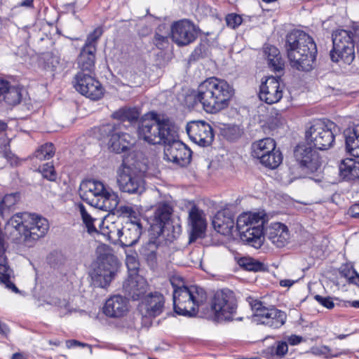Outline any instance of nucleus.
<instances>
[{
	"mask_svg": "<svg viewBox=\"0 0 359 359\" xmlns=\"http://www.w3.org/2000/svg\"><path fill=\"white\" fill-rule=\"evenodd\" d=\"M214 229L224 236H231L234 230V219L228 210H221L214 216L212 221Z\"/></svg>",
	"mask_w": 359,
	"mask_h": 359,
	"instance_id": "26",
	"label": "nucleus"
},
{
	"mask_svg": "<svg viewBox=\"0 0 359 359\" xmlns=\"http://www.w3.org/2000/svg\"><path fill=\"white\" fill-rule=\"evenodd\" d=\"M139 311L144 319L151 320L159 316L165 309V299L159 292L145 295L138 306Z\"/></svg>",
	"mask_w": 359,
	"mask_h": 359,
	"instance_id": "17",
	"label": "nucleus"
},
{
	"mask_svg": "<svg viewBox=\"0 0 359 359\" xmlns=\"http://www.w3.org/2000/svg\"><path fill=\"white\" fill-rule=\"evenodd\" d=\"M19 200L20 194L18 193H12L5 195L0 203V215L2 217L7 216L10 209L14 206Z\"/></svg>",
	"mask_w": 359,
	"mask_h": 359,
	"instance_id": "36",
	"label": "nucleus"
},
{
	"mask_svg": "<svg viewBox=\"0 0 359 359\" xmlns=\"http://www.w3.org/2000/svg\"><path fill=\"white\" fill-rule=\"evenodd\" d=\"M3 98L8 104L16 105L21 101V92L18 88L11 87L8 83V90L5 92Z\"/></svg>",
	"mask_w": 359,
	"mask_h": 359,
	"instance_id": "40",
	"label": "nucleus"
},
{
	"mask_svg": "<svg viewBox=\"0 0 359 359\" xmlns=\"http://www.w3.org/2000/svg\"><path fill=\"white\" fill-rule=\"evenodd\" d=\"M8 81L0 79V97H4L5 92L8 90Z\"/></svg>",
	"mask_w": 359,
	"mask_h": 359,
	"instance_id": "57",
	"label": "nucleus"
},
{
	"mask_svg": "<svg viewBox=\"0 0 359 359\" xmlns=\"http://www.w3.org/2000/svg\"><path fill=\"white\" fill-rule=\"evenodd\" d=\"M172 41L180 46H186L197 37V30L193 23L187 20L175 22L171 28Z\"/></svg>",
	"mask_w": 359,
	"mask_h": 359,
	"instance_id": "19",
	"label": "nucleus"
},
{
	"mask_svg": "<svg viewBox=\"0 0 359 359\" xmlns=\"http://www.w3.org/2000/svg\"><path fill=\"white\" fill-rule=\"evenodd\" d=\"M302 341V337L297 335H291L287 338V342L292 346L300 344Z\"/></svg>",
	"mask_w": 359,
	"mask_h": 359,
	"instance_id": "54",
	"label": "nucleus"
},
{
	"mask_svg": "<svg viewBox=\"0 0 359 359\" xmlns=\"http://www.w3.org/2000/svg\"><path fill=\"white\" fill-rule=\"evenodd\" d=\"M287 351V344L285 341H279L276 344V346L267 348L264 351V354L268 359H275L276 357H283Z\"/></svg>",
	"mask_w": 359,
	"mask_h": 359,
	"instance_id": "37",
	"label": "nucleus"
},
{
	"mask_svg": "<svg viewBox=\"0 0 359 359\" xmlns=\"http://www.w3.org/2000/svg\"><path fill=\"white\" fill-rule=\"evenodd\" d=\"M350 305L354 308H359V300L351 302Z\"/></svg>",
	"mask_w": 359,
	"mask_h": 359,
	"instance_id": "63",
	"label": "nucleus"
},
{
	"mask_svg": "<svg viewBox=\"0 0 359 359\" xmlns=\"http://www.w3.org/2000/svg\"><path fill=\"white\" fill-rule=\"evenodd\" d=\"M353 33L345 29H337L332 33L333 48L330 51L332 62L350 65L355 59Z\"/></svg>",
	"mask_w": 359,
	"mask_h": 359,
	"instance_id": "10",
	"label": "nucleus"
},
{
	"mask_svg": "<svg viewBox=\"0 0 359 359\" xmlns=\"http://www.w3.org/2000/svg\"><path fill=\"white\" fill-rule=\"evenodd\" d=\"M254 310L253 320L259 324L277 329L285 324L287 315L274 306H265L262 302H258L252 306Z\"/></svg>",
	"mask_w": 359,
	"mask_h": 359,
	"instance_id": "14",
	"label": "nucleus"
},
{
	"mask_svg": "<svg viewBox=\"0 0 359 359\" xmlns=\"http://www.w3.org/2000/svg\"><path fill=\"white\" fill-rule=\"evenodd\" d=\"M121 214L128 217L126 220H136L140 222V214L137 212L132 207L128 205H122L120 207Z\"/></svg>",
	"mask_w": 359,
	"mask_h": 359,
	"instance_id": "46",
	"label": "nucleus"
},
{
	"mask_svg": "<svg viewBox=\"0 0 359 359\" xmlns=\"http://www.w3.org/2000/svg\"><path fill=\"white\" fill-rule=\"evenodd\" d=\"M140 113L135 108H121L112 114V117L118 121L116 123L122 124V128L126 127L124 122L131 124L138 119Z\"/></svg>",
	"mask_w": 359,
	"mask_h": 359,
	"instance_id": "34",
	"label": "nucleus"
},
{
	"mask_svg": "<svg viewBox=\"0 0 359 359\" xmlns=\"http://www.w3.org/2000/svg\"><path fill=\"white\" fill-rule=\"evenodd\" d=\"M344 137L347 151L353 156L359 158V126L346 129Z\"/></svg>",
	"mask_w": 359,
	"mask_h": 359,
	"instance_id": "29",
	"label": "nucleus"
},
{
	"mask_svg": "<svg viewBox=\"0 0 359 359\" xmlns=\"http://www.w3.org/2000/svg\"><path fill=\"white\" fill-rule=\"evenodd\" d=\"M97 252V264L90 273V276L95 286L105 288L109 285L116 275L118 261L112 250L107 245L99 247Z\"/></svg>",
	"mask_w": 359,
	"mask_h": 359,
	"instance_id": "8",
	"label": "nucleus"
},
{
	"mask_svg": "<svg viewBox=\"0 0 359 359\" xmlns=\"http://www.w3.org/2000/svg\"><path fill=\"white\" fill-rule=\"evenodd\" d=\"M102 137L109 138L108 146L113 151L120 154L132 148L135 137L123 131L121 123H107L100 128Z\"/></svg>",
	"mask_w": 359,
	"mask_h": 359,
	"instance_id": "11",
	"label": "nucleus"
},
{
	"mask_svg": "<svg viewBox=\"0 0 359 359\" xmlns=\"http://www.w3.org/2000/svg\"><path fill=\"white\" fill-rule=\"evenodd\" d=\"M153 41L158 48L163 49L168 43V38L166 36L156 34Z\"/></svg>",
	"mask_w": 359,
	"mask_h": 359,
	"instance_id": "51",
	"label": "nucleus"
},
{
	"mask_svg": "<svg viewBox=\"0 0 359 359\" xmlns=\"http://www.w3.org/2000/svg\"><path fill=\"white\" fill-rule=\"evenodd\" d=\"M12 359H25V358L21 353H17L13 355Z\"/></svg>",
	"mask_w": 359,
	"mask_h": 359,
	"instance_id": "62",
	"label": "nucleus"
},
{
	"mask_svg": "<svg viewBox=\"0 0 359 359\" xmlns=\"http://www.w3.org/2000/svg\"><path fill=\"white\" fill-rule=\"evenodd\" d=\"M349 212L353 217H359V204L353 205L349 210Z\"/></svg>",
	"mask_w": 359,
	"mask_h": 359,
	"instance_id": "55",
	"label": "nucleus"
},
{
	"mask_svg": "<svg viewBox=\"0 0 359 359\" xmlns=\"http://www.w3.org/2000/svg\"><path fill=\"white\" fill-rule=\"evenodd\" d=\"M55 154L54 146L52 143H46L39 147L34 156L39 160L43 161L52 158Z\"/></svg>",
	"mask_w": 359,
	"mask_h": 359,
	"instance_id": "41",
	"label": "nucleus"
},
{
	"mask_svg": "<svg viewBox=\"0 0 359 359\" xmlns=\"http://www.w3.org/2000/svg\"><path fill=\"white\" fill-rule=\"evenodd\" d=\"M314 298L320 304L328 309H332L334 306V304L330 297H324L317 294L314 297Z\"/></svg>",
	"mask_w": 359,
	"mask_h": 359,
	"instance_id": "48",
	"label": "nucleus"
},
{
	"mask_svg": "<svg viewBox=\"0 0 359 359\" xmlns=\"http://www.w3.org/2000/svg\"><path fill=\"white\" fill-rule=\"evenodd\" d=\"M58 64L59 59L56 56H51L47 62L48 67L50 68L51 71H55Z\"/></svg>",
	"mask_w": 359,
	"mask_h": 359,
	"instance_id": "53",
	"label": "nucleus"
},
{
	"mask_svg": "<svg viewBox=\"0 0 359 359\" xmlns=\"http://www.w3.org/2000/svg\"><path fill=\"white\" fill-rule=\"evenodd\" d=\"M116 235L123 246H132L137 243L142 233L140 222L126 220L121 229H117Z\"/></svg>",
	"mask_w": 359,
	"mask_h": 359,
	"instance_id": "20",
	"label": "nucleus"
},
{
	"mask_svg": "<svg viewBox=\"0 0 359 359\" xmlns=\"http://www.w3.org/2000/svg\"><path fill=\"white\" fill-rule=\"evenodd\" d=\"M160 250L161 246L158 245V241L156 239L154 241L150 240L142 247L140 253L148 264L154 267L156 264Z\"/></svg>",
	"mask_w": 359,
	"mask_h": 359,
	"instance_id": "31",
	"label": "nucleus"
},
{
	"mask_svg": "<svg viewBox=\"0 0 359 359\" xmlns=\"http://www.w3.org/2000/svg\"><path fill=\"white\" fill-rule=\"evenodd\" d=\"M33 0H25L21 2V6L29 7L32 5Z\"/></svg>",
	"mask_w": 359,
	"mask_h": 359,
	"instance_id": "61",
	"label": "nucleus"
},
{
	"mask_svg": "<svg viewBox=\"0 0 359 359\" xmlns=\"http://www.w3.org/2000/svg\"><path fill=\"white\" fill-rule=\"evenodd\" d=\"M339 272L341 276L348 279L351 283L353 282L352 280L354 278L355 275L357 276V277L358 276L356 271L348 266H342Z\"/></svg>",
	"mask_w": 359,
	"mask_h": 359,
	"instance_id": "50",
	"label": "nucleus"
},
{
	"mask_svg": "<svg viewBox=\"0 0 359 359\" xmlns=\"http://www.w3.org/2000/svg\"><path fill=\"white\" fill-rule=\"evenodd\" d=\"M248 217V221H246V225H243V230L248 229L253 231L254 229L259 228L264 230V219L257 213H243L239 217Z\"/></svg>",
	"mask_w": 359,
	"mask_h": 359,
	"instance_id": "39",
	"label": "nucleus"
},
{
	"mask_svg": "<svg viewBox=\"0 0 359 359\" xmlns=\"http://www.w3.org/2000/svg\"><path fill=\"white\" fill-rule=\"evenodd\" d=\"M173 306L175 311L182 316H195L198 309L206 299L204 290L196 285L187 287L181 278L172 277Z\"/></svg>",
	"mask_w": 359,
	"mask_h": 359,
	"instance_id": "5",
	"label": "nucleus"
},
{
	"mask_svg": "<svg viewBox=\"0 0 359 359\" xmlns=\"http://www.w3.org/2000/svg\"><path fill=\"white\" fill-rule=\"evenodd\" d=\"M341 176L346 180L359 179V162L353 159L344 160L339 167Z\"/></svg>",
	"mask_w": 359,
	"mask_h": 359,
	"instance_id": "33",
	"label": "nucleus"
},
{
	"mask_svg": "<svg viewBox=\"0 0 359 359\" xmlns=\"http://www.w3.org/2000/svg\"><path fill=\"white\" fill-rule=\"evenodd\" d=\"M260 163L264 166L271 169L276 168L282 162L283 157L279 150H276L269 152L266 155L261 156L259 158Z\"/></svg>",
	"mask_w": 359,
	"mask_h": 359,
	"instance_id": "35",
	"label": "nucleus"
},
{
	"mask_svg": "<svg viewBox=\"0 0 359 359\" xmlns=\"http://www.w3.org/2000/svg\"><path fill=\"white\" fill-rule=\"evenodd\" d=\"M5 229L15 239L28 243L44 236L49 229V224L45 217L40 215L18 212L8 220Z\"/></svg>",
	"mask_w": 359,
	"mask_h": 359,
	"instance_id": "4",
	"label": "nucleus"
},
{
	"mask_svg": "<svg viewBox=\"0 0 359 359\" xmlns=\"http://www.w3.org/2000/svg\"><path fill=\"white\" fill-rule=\"evenodd\" d=\"M294 281L289 279L281 280L280 285L282 287H290L294 284Z\"/></svg>",
	"mask_w": 359,
	"mask_h": 359,
	"instance_id": "59",
	"label": "nucleus"
},
{
	"mask_svg": "<svg viewBox=\"0 0 359 359\" xmlns=\"http://www.w3.org/2000/svg\"><path fill=\"white\" fill-rule=\"evenodd\" d=\"M5 249L1 248L0 253V283L3 284L6 288L11 290L15 293H20L19 290L15 285L11 281L13 271L7 264V259L4 255Z\"/></svg>",
	"mask_w": 359,
	"mask_h": 359,
	"instance_id": "28",
	"label": "nucleus"
},
{
	"mask_svg": "<svg viewBox=\"0 0 359 359\" xmlns=\"http://www.w3.org/2000/svg\"><path fill=\"white\" fill-rule=\"evenodd\" d=\"M348 334H339L337 336V338L339 339H345Z\"/></svg>",
	"mask_w": 359,
	"mask_h": 359,
	"instance_id": "64",
	"label": "nucleus"
},
{
	"mask_svg": "<svg viewBox=\"0 0 359 359\" xmlns=\"http://www.w3.org/2000/svg\"><path fill=\"white\" fill-rule=\"evenodd\" d=\"M172 209L166 203L158 204L154 214L153 223L151 225L152 231L156 232L158 237L164 236L165 231H169L171 227L170 224Z\"/></svg>",
	"mask_w": 359,
	"mask_h": 359,
	"instance_id": "22",
	"label": "nucleus"
},
{
	"mask_svg": "<svg viewBox=\"0 0 359 359\" xmlns=\"http://www.w3.org/2000/svg\"><path fill=\"white\" fill-rule=\"evenodd\" d=\"M276 149V142L271 137H266L256 141L252 144V155L256 158H260L261 156L266 155Z\"/></svg>",
	"mask_w": 359,
	"mask_h": 359,
	"instance_id": "32",
	"label": "nucleus"
},
{
	"mask_svg": "<svg viewBox=\"0 0 359 359\" xmlns=\"http://www.w3.org/2000/svg\"><path fill=\"white\" fill-rule=\"evenodd\" d=\"M140 139L151 144H164V159L180 166L189 164L191 151L183 142L177 140L175 126L167 118L152 113L151 119L140 123L137 129Z\"/></svg>",
	"mask_w": 359,
	"mask_h": 359,
	"instance_id": "1",
	"label": "nucleus"
},
{
	"mask_svg": "<svg viewBox=\"0 0 359 359\" xmlns=\"http://www.w3.org/2000/svg\"><path fill=\"white\" fill-rule=\"evenodd\" d=\"M285 48L292 68L305 72L312 69L317 48L308 34L301 30L291 32L286 36Z\"/></svg>",
	"mask_w": 359,
	"mask_h": 359,
	"instance_id": "3",
	"label": "nucleus"
},
{
	"mask_svg": "<svg viewBox=\"0 0 359 359\" xmlns=\"http://www.w3.org/2000/svg\"><path fill=\"white\" fill-rule=\"evenodd\" d=\"M233 94L234 90L227 81L212 76L199 84L195 100L206 112L215 114L228 107Z\"/></svg>",
	"mask_w": 359,
	"mask_h": 359,
	"instance_id": "2",
	"label": "nucleus"
},
{
	"mask_svg": "<svg viewBox=\"0 0 359 359\" xmlns=\"http://www.w3.org/2000/svg\"><path fill=\"white\" fill-rule=\"evenodd\" d=\"M91 74L78 72L74 76V86L81 95L93 100H97L103 95V88Z\"/></svg>",
	"mask_w": 359,
	"mask_h": 359,
	"instance_id": "16",
	"label": "nucleus"
},
{
	"mask_svg": "<svg viewBox=\"0 0 359 359\" xmlns=\"http://www.w3.org/2000/svg\"><path fill=\"white\" fill-rule=\"evenodd\" d=\"M294 158L296 165L302 170L313 172L320 166V161L318 153L306 144H298L294 149ZM292 170H295V168H290Z\"/></svg>",
	"mask_w": 359,
	"mask_h": 359,
	"instance_id": "15",
	"label": "nucleus"
},
{
	"mask_svg": "<svg viewBox=\"0 0 359 359\" xmlns=\"http://www.w3.org/2000/svg\"><path fill=\"white\" fill-rule=\"evenodd\" d=\"M242 18L236 13H231L226 15V22L228 27L235 29L242 23Z\"/></svg>",
	"mask_w": 359,
	"mask_h": 359,
	"instance_id": "47",
	"label": "nucleus"
},
{
	"mask_svg": "<svg viewBox=\"0 0 359 359\" xmlns=\"http://www.w3.org/2000/svg\"><path fill=\"white\" fill-rule=\"evenodd\" d=\"M211 309L217 321L233 320L237 309L233 292L224 290L217 291L212 300Z\"/></svg>",
	"mask_w": 359,
	"mask_h": 359,
	"instance_id": "13",
	"label": "nucleus"
},
{
	"mask_svg": "<svg viewBox=\"0 0 359 359\" xmlns=\"http://www.w3.org/2000/svg\"><path fill=\"white\" fill-rule=\"evenodd\" d=\"M0 333L7 337L10 333V329L7 325L0 322Z\"/></svg>",
	"mask_w": 359,
	"mask_h": 359,
	"instance_id": "58",
	"label": "nucleus"
},
{
	"mask_svg": "<svg viewBox=\"0 0 359 359\" xmlns=\"http://www.w3.org/2000/svg\"><path fill=\"white\" fill-rule=\"evenodd\" d=\"M189 222L191 226V236L201 237L206 229V222L202 210L194 206L189 212Z\"/></svg>",
	"mask_w": 359,
	"mask_h": 359,
	"instance_id": "27",
	"label": "nucleus"
},
{
	"mask_svg": "<svg viewBox=\"0 0 359 359\" xmlns=\"http://www.w3.org/2000/svg\"><path fill=\"white\" fill-rule=\"evenodd\" d=\"M248 217H238L236 221V231H238L240 234L241 240L245 243L254 247L255 248H259L265 238L264 235V230L256 228L253 231H248V229L243 230V225H246V221H248Z\"/></svg>",
	"mask_w": 359,
	"mask_h": 359,
	"instance_id": "21",
	"label": "nucleus"
},
{
	"mask_svg": "<svg viewBox=\"0 0 359 359\" xmlns=\"http://www.w3.org/2000/svg\"><path fill=\"white\" fill-rule=\"evenodd\" d=\"M265 237L277 248H283L289 243L290 234L285 224L274 222L266 229Z\"/></svg>",
	"mask_w": 359,
	"mask_h": 359,
	"instance_id": "23",
	"label": "nucleus"
},
{
	"mask_svg": "<svg viewBox=\"0 0 359 359\" xmlns=\"http://www.w3.org/2000/svg\"><path fill=\"white\" fill-rule=\"evenodd\" d=\"M264 52L271 69L280 73L277 78L274 76L269 77L260 86L259 99L267 104H271L279 102L283 97V88L280 86L279 79L284 71L285 62L279 50L273 46L266 45L264 48Z\"/></svg>",
	"mask_w": 359,
	"mask_h": 359,
	"instance_id": "6",
	"label": "nucleus"
},
{
	"mask_svg": "<svg viewBox=\"0 0 359 359\" xmlns=\"http://www.w3.org/2000/svg\"><path fill=\"white\" fill-rule=\"evenodd\" d=\"M7 123L3 121L0 120V134L4 131H6L7 128Z\"/></svg>",
	"mask_w": 359,
	"mask_h": 359,
	"instance_id": "60",
	"label": "nucleus"
},
{
	"mask_svg": "<svg viewBox=\"0 0 359 359\" xmlns=\"http://www.w3.org/2000/svg\"><path fill=\"white\" fill-rule=\"evenodd\" d=\"M66 344H67V346L68 348H72L73 346H87L90 349V354L93 353V350H92V346L89 344H83V343H81L79 341H76V340H68L66 341Z\"/></svg>",
	"mask_w": 359,
	"mask_h": 359,
	"instance_id": "52",
	"label": "nucleus"
},
{
	"mask_svg": "<svg viewBox=\"0 0 359 359\" xmlns=\"http://www.w3.org/2000/svg\"><path fill=\"white\" fill-rule=\"evenodd\" d=\"M126 262L128 270L133 272L134 273L133 275H137L136 272L140 265L137 259L134 256L128 255Z\"/></svg>",
	"mask_w": 359,
	"mask_h": 359,
	"instance_id": "49",
	"label": "nucleus"
},
{
	"mask_svg": "<svg viewBox=\"0 0 359 359\" xmlns=\"http://www.w3.org/2000/svg\"><path fill=\"white\" fill-rule=\"evenodd\" d=\"M95 49L83 48L78 57L79 72L92 73L95 69Z\"/></svg>",
	"mask_w": 359,
	"mask_h": 359,
	"instance_id": "30",
	"label": "nucleus"
},
{
	"mask_svg": "<svg viewBox=\"0 0 359 359\" xmlns=\"http://www.w3.org/2000/svg\"><path fill=\"white\" fill-rule=\"evenodd\" d=\"M102 30L101 28L97 27L95 29L93 32L88 35L85 45L83 48L90 49L91 47L96 50L97 41L102 36Z\"/></svg>",
	"mask_w": 359,
	"mask_h": 359,
	"instance_id": "44",
	"label": "nucleus"
},
{
	"mask_svg": "<svg viewBox=\"0 0 359 359\" xmlns=\"http://www.w3.org/2000/svg\"><path fill=\"white\" fill-rule=\"evenodd\" d=\"M186 130L189 139L199 146H209L214 140L212 127L204 121L189 122L187 124Z\"/></svg>",
	"mask_w": 359,
	"mask_h": 359,
	"instance_id": "18",
	"label": "nucleus"
},
{
	"mask_svg": "<svg viewBox=\"0 0 359 359\" xmlns=\"http://www.w3.org/2000/svg\"><path fill=\"white\" fill-rule=\"evenodd\" d=\"M59 307L61 309H64V311H62V314H67V313H70L72 311V309L70 308L69 303L67 302L65 300H64L62 302L60 303L59 305Z\"/></svg>",
	"mask_w": 359,
	"mask_h": 359,
	"instance_id": "56",
	"label": "nucleus"
},
{
	"mask_svg": "<svg viewBox=\"0 0 359 359\" xmlns=\"http://www.w3.org/2000/svg\"><path fill=\"white\" fill-rule=\"evenodd\" d=\"M123 290L133 300H138L146 293L147 283L142 276L130 274L123 282Z\"/></svg>",
	"mask_w": 359,
	"mask_h": 359,
	"instance_id": "25",
	"label": "nucleus"
},
{
	"mask_svg": "<svg viewBox=\"0 0 359 359\" xmlns=\"http://www.w3.org/2000/svg\"><path fill=\"white\" fill-rule=\"evenodd\" d=\"M239 266L247 271H259L263 268V264L251 257H242L238 259Z\"/></svg>",
	"mask_w": 359,
	"mask_h": 359,
	"instance_id": "42",
	"label": "nucleus"
},
{
	"mask_svg": "<svg viewBox=\"0 0 359 359\" xmlns=\"http://www.w3.org/2000/svg\"><path fill=\"white\" fill-rule=\"evenodd\" d=\"M77 208L79 211L83 222L85 224L88 232L90 234L97 233L98 231L94 225V222L96 221V219L91 217V215L88 212L85 206L82 203H79L77 205Z\"/></svg>",
	"mask_w": 359,
	"mask_h": 359,
	"instance_id": "38",
	"label": "nucleus"
},
{
	"mask_svg": "<svg viewBox=\"0 0 359 359\" xmlns=\"http://www.w3.org/2000/svg\"><path fill=\"white\" fill-rule=\"evenodd\" d=\"M79 196L92 207L107 212L114 210L119 203L117 194L97 180L83 181L80 184Z\"/></svg>",
	"mask_w": 359,
	"mask_h": 359,
	"instance_id": "7",
	"label": "nucleus"
},
{
	"mask_svg": "<svg viewBox=\"0 0 359 359\" xmlns=\"http://www.w3.org/2000/svg\"><path fill=\"white\" fill-rule=\"evenodd\" d=\"M222 133L226 139L233 141L240 137L243 132L238 126L228 125L224 126L222 130Z\"/></svg>",
	"mask_w": 359,
	"mask_h": 359,
	"instance_id": "43",
	"label": "nucleus"
},
{
	"mask_svg": "<svg viewBox=\"0 0 359 359\" xmlns=\"http://www.w3.org/2000/svg\"><path fill=\"white\" fill-rule=\"evenodd\" d=\"M117 184L122 192L142 194L145 190L144 180L140 172L123 163L117 171Z\"/></svg>",
	"mask_w": 359,
	"mask_h": 359,
	"instance_id": "12",
	"label": "nucleus"
},
{
	"mask_svg": "<svg viewBox=\"0 0 359 359\" xmlns=\"http://www.w3.org/2000/svg\"><path fill=\"white\" fill-rule=\"evenodd\" d=\"M340 132V128L334 122L318 120L306 132V138L317 149L325 150L332 146L335 136Z\"/></svg>",
	"mask_w": 359,
	"mask_h": 359,
	"instance_id": "9",
	"label": "nucleus"
},
{
	"mask_svg": "<svg viewBox=\"0 0 359 359\" xmlns=\"http://www.w3.org/2000/svg\"><path fill=\"white\" fill-rule=\"evenodd\" d=\"M128 300L119 294L114 295L107 299L103 307V313L110 318H121L128 311Z\"/></svg>",
	"mask_w": 359,
	"mask_h": 359,
	"instance_id": "24",
	"label": "nucleus"
},
{
	"mask_svg": "<svg viewBox=\"0 0 359 359\" xmlns=\"http://www.w3.org/2000/svg\"><path fill=\"white\" fill-rule=\"evenodd\" d=\"M41 172L43 177L50 181H55L57 178L54 166L50 163L44 164L41 168Z\"/></svg>",
	"mask_w": 359,
	"mask_h": 359,
	"instance_id": "45",
	"label": "nucleus"
}]
</instances>
